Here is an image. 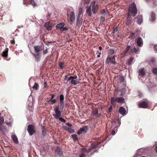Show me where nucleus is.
<instances>
[{"mask_svg": "<svg viewBox=\"0 0 157 157\" xmlns=\"http://www.w3.org/2000/svg\"><path fill=\"white\" fill-rule=\"evenodd\" d=\"M64 63V62H60L59 63V66L60 69H62L65 68V66Z\"/></svg>", "mask_w": 157, "mask_h": 157, "instance_id": "obj_26", "label": "nucleus"}, {"mask_svg": "<svg viewBox=\"0 0 157 157\" xmlns=\"http://www.w3.org/2000/svg\"><path fill=\"white\" fill-rule=\"evenodd\" d=\"M115 131L114 130H112L111 132V134L112 135H114L115 134Z\"/></svg>", "mask_w": 157, "mask_h": 157, "instance_id": "obj_57", "label": "nucleus"}, {"mask_svg": "<svg viewBox=\"0 0 157 157\" xmlns=\"http://www.w3.org/2000/svg\"><path fill=\"white\" fill-rule=\"evenodd\" d=\"M95 2H93L90 5L91 6V8L92 7V11L94 14L97 13L99 8V5L98 4H95Z\"/></svg>", "mask_w": 157, "mask_h": 157, "instance_id": "obj_6", "label": "nucleus"}, {"mask_svg": "<svg viewBox=\"0 0 157 157\" xmlns=\"http://www.w3.org/2000/svg\"><path fill=\"white\" fill-rule=\"evenodd\" d=\"M137 10L135 3L133 2L129 6L128 9L129 13H131L132 14L133 17H135L137 14Z\"/></svg>", "mask_w": 157, "mask_h": 157, "instance_id": "obj_4", "label": "nucleus"}, {"mask_svg": "<svg viewBox=\"0 0 157 157\" xmlns=\"http://www.w3.org/2000/svg\"><path fill=\"white\" fill-rule=\"evenodd\" d=\"M81 18L79 16H78L77 18L76 23L77 25L79 24L80 22Z\"/></svg>", "mask_w": 157, "mask_h": 157, "instance_id": "obj_36", "label": "nucleus"}, {"mask_svg": "<svg viewBox=\"0 0 157 157\" xmlns=\"http://www.w3.org/2000/svg\"><path fill=\"white\" fill-rule=\"evenodd\" d=\"M154 48H155V51H156V52H157V44L155 45L154 46Z\"/></svg>", "mask_w": 157, "mask_h": 157, "instance_id": "obj_55", "label": "nucleus"}, {"mask_svg": "<svg viewBox=\"0 0 157 157\" xmlns=\"http://www.w3.org/2000/svg\"><path fill=\"white\" fill-rule=\"evenodd\" d=\"M105 63L106 64H109V63H111L113 65H115L116 63L115 61V56H108L106 59Z\"/></svg>", "mask_w": 157, "mask_h": 157, "instance_id": "obj_5", "label": "nucleus"}, {"mask_svg": "<svg viewBox=\"0 0 157 157\" xmlns=\"http://www.w3.org/2000/svg\"><path fill=\"white\" fill-rule=\"evenodd\" d=\"M55 151L58 154H59V155H62L63 154V152H62L61 150L58 147H56V149L55 150Z\"/></svg>", "mask_w": 157, "mask_h": 157, "instance_id": "obj_22", "label": "nucleus"}, {"mask_svg": "<svg viewBox=\"0 0 157 157\" xmlns=\"http://www.w3.org/2000/svg\"><path fill=\"white\" fill-rule=\"evenodd\" d=\"M50 95L51 96V97L50 98V100L53 99H54L55 97V95L54 94H50Z\"/></svg>", "mask_w": 157, "mask_h": 157, "instance_id": "obj_52", "label": "nucleus"}, {"mask_svg": "<svg viewBox=\"0 0 157 157\" xmlns=\"http://www.w3.org/2000/svg\"><path fill=\"white\" fill-rule=\"evenodd\" d=\"M47 130L46 129L43 127L42 128V134L43 136H45L47 135Z\"/></svg>", "mask_w": 157, "mask_h": 157, "instance_id": "obj_30", "label": "nucleus"}, {"mask_svg": "<svg viewBox=\"0 0 157 157\" xmlns=\"http://www.w3.org/2000/svg\"><path fill=\"white\" fill-rule=\"evenodd\" d=\"M87 126H85L80 128V129L78 131L77 134L78 135H80L83 132H86L87 130Z\"/></svg>", "mask_w": 157, "mask_h": 157, "instance_id": "obj_14", "label": "nucleus"}, {"mask_svg": "<svg viewBox=\"0 0 157 157\" xmlns=\"http://www.w3.org/2000/svg\"><path fill=\"white\" fill-rule=\"evenodd\" d=\"M32 54L36 61L38 62L40 60L41 57V55L40 53H36V54H34L33 53H32Z\"/></svg>", "mask_w": 157, "mask_h": 157, "instance_id": "obj_16", "label": "nucleus"}, {"mask_svg": "<svg viewBox=\"0 0 157 157\" xmlns=\"http://www.w3.org/2000/svg\"><path fill=\"white\" fill-rule=\"evenodd\" d=\"M77 135L76 134L71 135V137L74 141H78V138L77 137Z\"/></svg>", "mask_w": 157, "mask_h": 157, "instance_id": "obj_29", "label": "nucleus"}, {"mask_svg": "<svg viewBox=\"0 0 157 157\" xmlns=\"http://www.w3.org/2000/svg\"><path fill=\"white\" fill-rule=\"evenodd\" d=\"M83 9L82 7H80L79 9L78 15V16H80L82 12Z\"/></svg>", "mask_w": 157, "mask_h": 157, "instance_id": "obj_39", "label": "nucleus"}, {"mask_svg": "<svg viewBox=\"0 0 157 157\" xmlns=\"http://www.w3.org/2000/svg\"><path fill=\"white\" fill-rule=\"evenodd\" d=\"M112 110V107L110 106L109 109V111L111 112V111Z\"/></svg>", "mask_w": 157, "mask_h": 157, "instance_id": "obj_58", "label": "nucleus"}, {"mask_svg": "<svg viewBox=\"0 0 157 157\" xmlns=\"http://www.w3.org/2000/svg\"><path fill=\"white\" fill-rule=\"evenodd\" d=\"M77 78V76L76 75L74 76H72V79H76Z\"/></svg>", "mask_w": 157, "mask_h": 157, "instance_id": "obj_56", "label": "nucleus"}, {"mask_svg": "<svg viewBox=\"0 0 157 157\" xmlns=\"http://www.w3.org/2000/svg\"><path fill=\"white\" fill-rule=\"evenodd\" d=\"M48 52V49L47 48H46L45 50H44L43 51V55H44L46 54Z\"/></svg>", "mask_w": 157, "mask_h": 157, "instance_id": "obj_46", "label": "nucleus"}, {"mask_svg": "<svg viewBox=\"0 0 157 157\" xmlns=\"http://www.w3.org/2000/svg\"><path fill=\"white\" fill-rule=\"evenodd\" d=\"M66 125L70 127H71L72 126V125L71 124H70L69 123H66Z\"/></svg>", "mask_w": 157, "mask_h": 157, "instance_id": "obj_53", "label": "nucleus"}, {"mask_svg": "<svg viewBox=\"0 0 157 157\" xmlns=\"http://www.w3.org/2000/svg\"><path fill=\"white\" fill-rule=\"evenodd\" d=\"M64 25L65 24L64 23H61L58 24L56 25V27L57 28L59 29V30H60V29H61L63 27H64Z\"/></svg>", "mask_w": 157, "mask_h": 157, "instance_id": "obj_25", "label": "nucleus"}, {"mask_svg": "<svg viewBox=\"0 0 157 157\" xmlns=\"http://www.w3.org/2000/svg\"><path fill=\"white\" fill-rule=\"evenodd\" d=\"M102 49V48L101 47V46H100L99 47V50L100 51Z\"/></svg>", "mask_w": 157, "mask_h": 157, "instance_id": "obj_61", "label": "nucleus"}, {"mask_svg": "<svg viewBox=\"0 0 157 157\" xmlns=\"http://www.w3.org/2000/svg\"><path fill=\"white\" fill-rule=\"evenodd\" d=\"M49 22H46L44 24V27L48 30L49 31L51 30L52 27L49 25Z\"/></svg>", "mask_w": 157, "mask_h": 157, "instance_id": "obj_21", "label": "nucleus"}, {"mask_svg": "<svg viewBox=\"0 0 157 157\" xmlns=\"http://www.w3.org/2000/svg\"><path fill=\"white\" fill-rule=\"evenodd\" d=\"M100 20L101 22H103L105 21V17L103 16H101L100 17Z\"/></svg>", "mask_w": 157, "mask_h": 157, "instance_id": "obj_38", "label": "nucleus"}, {"mask_svg": "<svg viewBox=\"0 0 157 157\" xmlns=\"http://www.w3.org/2000/svg\"><path fill=\"white\" fill-rule=\"evenodd\" d=\"M30 3L33 6H36V3L34 0H30Z\"/></svg>", "mask_w": 157, "mask_h": 157, "instance_id": "obj_45", "label": "nucleus"}, {"mask_svg": "<svg viewBox=\"0 0 157 157\" xmlns=\"http://www.w3.org/2000/svg\"><path fill=\"white\" fill-rule=\"evenodd\" d=\"M151 61L152 62H154V59H152L151 60Z\"/></svg>", "mask_w": 157, "mask_h": 157, "instance_id": "obj_64", "label": "nucleus"}, {"mask_svg": "<svg viewBox=\"0 0 157 157\" xmlns=\"http://www.w3.org/2000/svg\"><path fill=\"white\" fill-rule=\"evenodd\" d=\"M48 86L47 82H44V88H48Z\"/></svg>", "mask_w": 157, "mask_h": 157, "instance_id": "obj_50", "label": "nucleus"}, {"mask_svg": "<svg viewBox=\"0 0 157 157\" xmlns=\"http://www.w3.org/2000/svg\"><path fill=\"white\" fill-rule=\"evenodd\" d=\"M152 72L155 74H157V68H152Z\"/></svg>", "mask_w": 157, "mask_h": 157, "instance_id": "obj_41", "label": "nucleus"}, {"mask_svg": "<svg viewBox=\"0 0 157 157\" xmlns=\"http://www.w3.org/2000/svg\"><path fill=\"white\" fill-rule=\"evenodd\" d=\"M148 105V102L147 101H143L139 103L138 104V106L139 108H146Z\"/></svg>", "mask_w": 157, "mask_h": 157, "instance_id": "obj_9", "label": "nucleus"}, {"mask_svg": "<svg viewBox=\"0 0 157 157\" xmlns=\"http://www.w3.org/2000/svg\"><path fill=\"white\" fill-rule=\"evenodd\" d=\"M132 44L131 45H128L125 48V50L124 51V54H129L131 55L133 53H135L136 54H139V53L140 49L137 46L134 47L132 46Z\"/></svg>", "mask_w": 157, "mask_h": 157, "instance_id": "obj_1", "label": "nucleus"}, {"mask_svg": "<svg viewBox=\"0 0 157 157\" xmlns=\"http://www.w3.org/2000/svg\"><path fill=\"white\" fill-rule=\"evenodd\" d=\"M39 85L38 83H35L34 86L32 87V88L33 89H35L36 90H37L39 88Z\"/></svg>", "mask_w": 157, "mask_h": 157, "instance_id": "obj_33", "label": "nucleus"}, {"mask_svg": "<svg viewBox=\"0 0 157 157\" xmlns=\"http://www.w3.org/2000/svg\"><path fill=\"white\" fill-rule=\"evenodd\" d=\"M70 83H71L73 85H75L78 84V82L77 81L75 80L74 79H72Z\"/></svg>", "mask_w": 157, "mask_h": 157, "instance_id": "obj_34", "label": "nucleus"}, {"mask_svg": "<svg viewBox=\"0 0 157 157\" xmlns=\"http://www.w3.org/2000/svg\"><path fill=\"white\" fill-rule=\"evenodd\" d=\"M51 101V104H55L57 102V100L56 99H53L50 100Z\"/></svg>", "mask_w": 157, "mask_h": 157, "instance_id": "obj_43", "label": "nucleus"}, {"mask_svg": "<svg viewBox=\"0 0 157 157\" xmlns=\"http://www.w3.org/2000/svg\"><path fill=\"white\" fill-rule=\"evenodd\" d=\"M35 127L34 125L30 124L28 125L27 130L30 136H32L35 133Z\"/></svg>", "mask_w": 157, "mask_h": 157, "instance_id": "obj_7", "label": "nucleus"}, {"mask_svg": "<svg viewBox=\"0 0 157 157\" xmlns=\"http://www.w3.org/2000/svg\"><path fill=\"white\" fill-rule=\"evenodd\" d=\"M4 121V119L3 117H0V125H1Z\"/></svg>", "mask_w": 157, "mask_h": 157, "instance_id": "obj_40", "label": "nucleus"}, {"mask_svg": "<svg viewBox=\"0 0 157 157\" xmlns=\"http://www.w3.org/2000/svg\"><path fill=\"white\" fill-rule=\"evenodd\" d=\"M113 33H114L118 31V29L117 27H114L113 28Z\"/></svg>", "mask_w": 157, "mask_h": 157, "instance_id": "obj_44", "label": "nucleus"}, {"mask_svg": "<svg viewBox=\"0 0 157 157\" xmlns=\"http://www.w3.org/2000/svg\"><path fill=\"white\" fill-rule=\"evenodd\" d=\"M69 132L72 133H74L75 132V130L72 129L71 128H69L68 129V131Z\"/></svg>", "mask_w": 157, "mask_h": 157, "instance_id": "obj_42", "label": "nucleus"}, {"mask_svg": "<svg viewBox=\"0 0 157 157\" xmlns=\"http://www.w3.org/2000/svg\"><path fill=\"white\" fill-rule=\"evenodd\" d=\"M72 79V76H71L67 78V81H70Z\"/></svg>", "mask_w": 157, "mask_h": 157, "instance_id": "obj_54", "label": "nucleus"}, {"mask_svg": "<svg viewBox=\"0 0 157 157\" xmlns=\"http://www.w3.org/2000/svg\"><path fill=\"white\" fill-rule=\"evenodd\" d=\"M8 50H9L8 48H6L5 50L2 52V56L3 57H7V56H8Z\"/></svg>", "mask_w": 157, "mask_h": 157, "instance_id": "obj_23", "label": "nucleus"}, {"mask_svg": "<svg viewBox=\"0 0 157 157\" xmlns=\"http://www.w3.org/2000/svg\"><path fill=\"white\" fill-rule=\"evenodd\" d=\"M132 22V19L130 17H129L128 16V17L126 22V24L127 25H129Z\"/></svg>", "mask_w": 157, "mask_h": 157, "instance_id": "obj_28", "label": "nucleus"}, {"mask_svg": "<svg viewBox=\"0 0 157 157\" xmlns=\"http://www.w3.org/2000/svg\"><path fill=\"white\" fill-rule=\"evenodd\" d=\"M90 149L89 148L88 150H87L85 148H82L81 149L82 151V153L79 155V157H86V155L85 154L88 153L90 151Z\"/></svg>", "mask_w": 157, "mask_h": 157, "instance_id": "obj_10", "label": "nucleus"}, {"mask_svg": "<svg viewBox=\"0 0 157 157\" xmlns=\"http://www.w3.org/2000/svg\"><path fill=\"white\" fill-rule=\"evenodd\" d=\"M34 50L36 53H40L42 50V47L41 45H38L34 46Z\"/></svg>", "mask_w": 157, "mask_h": 157, "instance_id": "obj_12", "label": "nucleus"}, {"mask_svg": "<svg viewBox=\"0 0 157 157\" xmlns=\"http://www.w3.org/2000/svg\"><path fill=\"white\" fill-rule=\"evenodd\" d=\"M68 29L65 27H63V28H62L60 29V31H66V30H67Z\"/></svg>", "mask_w": 157, "mask_h": 157, "instance_id": "obj_49", "label": "nucleus"}, {"mask_svg": "<svg viewBox=\"0 0 157 157\" xmlns=\"http://www.w3.org/2000/svg\"><path fill=\"white\" fill-rule=\"evenodd\" d=\"M59 106L56 107L54 109L55 113L53 114V115L56 119L59 120L61 122L65 123L66 121L61 116L62 111L59 110Z\"/></svg>", "mask_w": 157, "mask_h": 157, "instance_id": "obj_2", "label": "nucleus"}, {"mask_svg": "<svg viewBox=\"0 0 157 157\" xmlns=\"http://www.w3.org/2000/svg\"><path fill=\"white\" fill-rule=\"evenodd\" d=\"M119 113L122 115H125L126 113V111L125 109L123 107H121L119 109Z\"/></svg>", "mask_w": 157, "mask_h": 157, "instance_id": "obj_18", "label": "nucleus"}, {"mask_svg": "<svg viewBox=\"0 0 157 157\" xmlns=\"http://www.w3.org/2000/svg\"><path fill=\"white\" fill-rule=\"evenodd\" d=\"M90 2V0H84L83 2V4L84 6L88 5L89 4Z\"/></svg>", "mask_w": 157, "mask_h": 157, "instance_id": "obj_37", "label": "nucleus"}, {"mask_svg": "<svg viewBox=\"0 0 157 157\" xmlns=\"http://www.w3.org/2000/svg\"><path fill=\"white\" fill-rule=\"evenodd\" d=\"M50 99H49L47 101V102L49 103V102H51V101H50Z\"/></svg>", "mask_w": 157, "mask_h": 157, "instance_id": "obj_62", "label": "nucleus"}, {"mask_svg": "<svg viewBox=\"0 0 157 157\" xmlns=\"http://www.w3.org/2000/svg\"><path fill=\"white\" fill-rule=\"evenodd\" d=\"M100 57V55H98L97 56V57H98V58H99V57Z\"/></svg>", "mask_w": 157, "mask_h": 157, "instance_id": "obj_63", "label": "nucleus"}, {"mask_svg": "<svg viewBox=\"0 0 157 157\" xmlns=\"http://www.w3.org/2000/svg\"><path fill=\"white\" fill-rule=\"evenodd\" d=\"M68 76L67 75H65V78H64V80H66L67 79Z\"/></svg>", "mask_w": 157, "mask_h": 157, "instance_id": "obj_60", "label": "nucleus"}, {"mask_svg": "<svg viewBox=\"0 0 157 157\" xmlns=\"http://www.w3.org/2000/svg\"><path fill=\"white\" fill-rule=\"evenodd\" d=\"M120 81L121 82H123L124 81V79L122 77H120L119 79Z\"/></svg>", "mask_w": 157, "mask_h": 157, "instance_id": "obj_51", "label": "nucleus"}, {"mask_svg": "<svg viewBox=\"0 0 157 157\" xmlns=\"http://www.w3.org/2000/svg\"><path fill=\"white\" fill-rule=\"evenodd\" d=\"M88 5L86 8V14L89 17H91L92 14V10H91V6L88 7Z\"/></svg>", "mask_w": 157, "mask_h": 157, "instance_id": "obj_17", "label": "nucleus"}, {"mask_svg": "<svg viewBox=\"0 0 157 157\" xmlns=\"http://www.w3.org/2000/svg\"><path fill=\"white\" fill-rule=\"evenodd\" d=\"M133 59L132 57H130L129 59L127 62L126 63L128 65H130L133 62Z\"/></svg>", "mask_w": 157, "mask_h": 157, "instance_id": "obj_31", "label": "nucleus"}, {"mask_svg": "<svg viewBox=\"0 0 157 157\" xmlns=\"http://www.w3.org/2000/svg\"><path fill=\"white\" fill-rule=\"evenodd\" d=\"M11 138L14 142L16 144H17L18 143V139L17 136L15 135H13L11 136Z\"/></svg>", "mask_w": 157, "mask_h": 157, "instance_id": "obj_24", "label": "nucleus"}, {"mask_svg": "<svg viewBox=\"0 0 157 157\" xmlns=\"http://www.w3.org/2000/svg\"><path fill=\"white\" fill-rule=\"evenodd\" d=\"M143 16L142 15H138L135 19H136V22L139 25H140L143 22Z\"/></svg>", "mask_w": 157, "mask_h": 157, "instance_id": "obj_15", "label": "nucleus"}, {"mask_svg": "<svg viewBox=\"0 0 157 157\" xmlns=\"http://www.w3.org/2000/svg\"><path fill=\"white\" fill-rule=\"evenodd\" d=\"M100 13L102 15H104L105 13H106L105 10L104 9H102L100 11Z\"/></svg>", "mask_w": 157, "mask_h": 157, "instance_id": "obj_47", "label": "nucleus"}, {"mask_svg": "<svg viewBox=\"0 0 157 157\" xmlns=\"http://www.w3.org/2000/svg\"><path fill=\"white\" fill-rule=\"evenodd\" d=\"M92 114L94 115H97L96 117H99L98 116V109L97 108H96L93 109L92 111Z\"/></svg>", "mask_w": 157, "mask_h": 157, "instance_id": "obj_19", "label": "nucleus"}, {"mask_svg": "<svg viewBox=\"0 0 157 157\" xmlns=\"http://www.w3.org/2000/svg\"><path fill=\"white\" fill-rule=\"evenodd\" d=\"M115 51L112 49H110L108 51V54L109 55H112L115 53Z\"/></svg>", "mask_w": 157, "mask_h": 157, "instance_id": "obj_32", "label": "nucleus"}, {"mask_svg": "<svg viewBox=\"0 0 157 157\" xmlns=\"http://www.w3.org/2000/svg\"><path fill=\"white\" fill-rule=\"evenodd\" d=\"M136 43L138 46L142 47L143 45V41L142 38L140 36L138 37L137 39Z\"/></svg>", "mask_w": 157, "mask_h": 157, "instance_id": "obj_13", "label": "nucleus"}, {"mask_svg": "<svg viewBox=\"0 0 157 157\" xmlns=\"http://www.w3.org/2000/svg\"><path fill=\"white\" fill-rule=\"evenodd\" d=\"M12 38L13 39L11 40L10 41V42L11 44H15V41L14 40V38Z\"/></svg>", "mask_w": 157, "mask_h": 157, "instance_id": "obj_48", "label": "nucleus"}, {"mask_svg": "<svg viewBox=\"0 0 157 157\" xmlns=\"http://www.w3.org/2000/svg\"><path fill=\"white\" fill-rule=\"evenodd\" d=\"M130 35L129 38L131 39L134 38L135 36V33L133 32L130 33Z\"/></svg>", "mask_w": 157, "mask_h": 157, "instance_id": "obj_35", "label": "nucleus"}, {"mask_svg": "<svg viewBox=\"0 0 157 157\" xmlns=\"http://www.w3.org/2000/svg\"><path fill=\"white\" fill-rule=\"evenodd\" d=\"M110 102L111 104L113 105H115L117 104V102L122 104L125 102L124 98L122 97H111V98Z\"/></svg>", "mask_w": 157, "mask_h": 157, "instance_id": "obj_3", "label": "nucleus"}, {"mask_svg": "<svg viewBox=\"0 0 157 157\" xmlns=\"http://www.w3.org/2000/svg\"><path fill=\"white\" fill-rule=\"evenodd\" d=\"M64 128L65 129H66V130H67V131H68V129L69 128H68V127H66V126H65V127H64Z\"/></svg>", "mask_w": 157, "mask_h": 157, "instance_id": "obj_59", "label": "nucleus"}, {"mask_svg": "<svg viewBox=\"0 0 157 157\" xmlns=\"http://www.w3.org/2000/svg\"><path fill=\"white\" fill-rule=\"evenodd\" d=\"M155 18V14L153 13H152L151 15V20L152 22H153Z\"/></svg>", "mask_w": 157, "mask_h": 157, "instance_id": "obj_27", "label": "nucleus"}, {"mask_svg": "<svg viewBox=\"0 0 157 157\" xmlns=\"http://www.w3.org/2000/svg\"><path fill=\"white\" fill-rule=\"evenodd\" d=\"M138 72L140 75L142 76H144L146 74V72L144 68H142L139 70Z\"/></svg>", "mask_w": 157, "mask_h": 157, "instance_id": "obj_20", "label": "nucleus"}, {"mask_svg": "<svg viewBox=\"0 0 157 157\" xmlns=\"http://www.w3.org/2000/svg\"><path fill=\"white\" fill-rule=\"evenodd\" d=\"M75 18V14L74 11H71L70 13V24L72 25Z\"/></svg>", "mask_w": 157, "mask_h": 157, "instance_id": "obj_11", "label": "nucleus"}, {"mask_svg": "<svg viewBox=\"0 0 157 157\" xmlns=\"http://www.w3.org/2000/svg\"><path fill=\"white\" fill-rule=\"evenodd\" d=\"M64 95L61 94L59 96V107L61 109H63L64 107L65 103L64 101Z\"/></svg>", "mask_w": 157, "mask_h": 157, "instance_id": "obj_8", "label": "nucleus"}]
</instances>
